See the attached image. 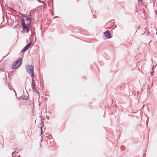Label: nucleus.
<instances>
[{
    "mask_svg": "<svg viewBox=\"0 0 157 157\" xmlns=\"http://www.w3.org/2000/svg\"><path fill=\"white\" fill-rule=\"evenodd\" d=\"M25 67L27 72L31 74V77L33 78H34V76L33 75L34 66L33 65H27L25 66Z\"/></svg>",
    "mask_w": 157,
    "mask_h": 157,
    "instance_id": "1",
    "label": "nucleus"
},
{
    "mask_svg": "<svg viewBox=\"0 0 157 157\" xmlns=\"http://www.w3.org/2000/svg\"><path fill=\"white\" fill-rule=\"evenodd\" d=\"M22 59L20 58L14 62L12 66V68L16 69L18 68L21 65Z\"/></svg>",
    "mask_w": 157,
    "mask_h": 157,
    "instance_id": "2",
    "label": "nucleus"
},
{
    "mask_svg": "<svg viewBox=\"0 0 157 157\" xmlns=\"http://www.w3.org/2000/svg\"><path fill=\"white\" fill-rule=\"evenodd\" d=\"M34 78H32V86L33 88H37L38 87V82H34Z\"/></svg>",
    "mask_w": 157,
    "mask_h": 157,
    "instance_id": "3",
    "label": "nucleus"
},
{
    "mask_svg": "<svg viewBox=\"0 0 157 157\" xmlns=\"http://www.w3.org/2000/svg\"><path fill=\"white\" fill-rule=\"evenodd\" d=\"M32 44V43L30 42L27 45H26L24 48H23V49L22 50L21 52L22 53L25 52L26 50H28L29 47L31 46Z\"/></svg>",
    "mask_w": 157,
    "mask_h": 157,
    "instance_id": "4",
    "label": "nucleus"
},
{
    "mask_svg": "<svg viewBox=\"0 0 157 157\" xmlns=\"http://www.w3.org/2000/svg\"><path fill=\"white\" fill-rule=\"evenodd\" d=\"M105 36L107 37L108 38H111V34L110 32L107 30L106 32L104 33Z\"/></svg>",
    "mask_w": 157,
    "mask_h": 157,
    "instance_id": "5",
    "label": "nucleus"
},
{
    "mask_svg": "<svg viewBox=\"0 0 157 157\" xmlns=\"http://www.w3.org/2000/svg\"><path fill=\"white\" fill-rule=\"evenodd\" d=\"M23 30L27 33L29 31V29L26 25L23 26Z\"/></svg>",
    "mask_w": 157,
    "mask_h": 157,
    "instance_id": "6",
    "label": "nucleus"
},
{
    "mask_svg": "<svg viewBox=\"0 0 157 157\" xmlns=\"http://www.w3.org/2000/svg\"><path fill=\"white\" fill-rule=\"evenodd\" d=\"M21 24L23 26V25L25 26V25H26L25 24V21L24 18H22L21 19Z\"/></svg>",
    "mask_w": 157,
    "mask_h": 157,
    "instance_id": "7",
    "label": "nucleus"
},
{
    "mask_svg": "<svg viewBox=\"0 0 157 157\" xmlns=\"http://www.w3.org/2000/svg\"><path fill=\"white\" fill-rule=\"evenodd\" d=\"M34 90V91L36 93H37L39 94V93L38 91V89H33Z\"/></svg>",
    "mask_w": 157,
    "mask_h": 157,
    "instance_id": "8",
    "label": "nucleus"
},
{
    "mask_svg": "<svg viewBox=\"0 0 157 157\" xmlns=\"http://www.w3.org/2000/svg\"><path fill=\"white\" fill-rule=\"evenodd\" d=\"M43 127H44V126H42L41 127V135H42V133H43V131L42 128H43Z\"/></svg>",
    "mask_w": 157,
    "mask_h": 157,
    "instance_id": "9",
    "label": "nucleus"
},
{
    "mask_svg": "<svg viewBox=\"0 0 157 157\" xmlns=\"http://www.w3.org/2000/svg\"><path fill=\"white\" fill-rule=\"evenodd\" d=\"M41 124H41L40 125V126H41V125H43L44 124V123H43V121H41Z\"/></svg>",
    "mask_w": 157,
    "mask_h": 157,
    "instance_id": "10",
    "label": "nucleus"
},
{
    "mask_svg": "<svg viewBox=\"0 0 157 157\" xmlns=\"http://www.w3.org/2000/svg\"><path fill=\"white\" fill-rule=\"evenodd\" d=\"M15 151H13L12 152V155H13V153H15Z\"/></svg>",
    "mask_w": 157,
    "mask_h": 157,
    "instance_id": "11",
    "label": "nucleus"
},
{
    "mask_svg": "<svg viewBox=\"0 0 157 157\" xmlns=\"http://www.w3.org/2000/svg\"><path fill=\"white\" fill-rule=\"evenodd\" d=\"M150 89H148V90H149ZM147 92H148L149 90H148V89H147Z\"/></svg>",
    "mask_w": 157,
    "mask_h": 157,
    "instance_id": "12",
    "label": "nucleus"
},
{
    "mask_svg": "<svg viewBox=\"0 0 157 157\" xmlns=\"http://www.w3.org/2000/svg\"><path fill=\"white\" fill-rule=\"evenodd\" d=\"M17 157H20V156L19 155Z\"/></svg>",
    "mask_w": 157,
    "mask_h": 157,
    "instance_id": "13",
    "label": "nucleus"
},
{
    "mask_svg": "<svg viewBox=\"0 0 157 157\" xmlns=\"http://www.w3.org/2000/svg\"><path fill=\"white\" fill-rule=\"evenodd\" d=\"M105 114L104 115L103 117H105Z\"/></svg>",
    "mask_w": 157,
    "mask_h": 157,
    "instance_id": "14",
    "label": "nucleus"
},
{
    "mask_svg": "<svg viewBox=\"0 0 157 157\" xmlns=\"http://www.w3.org/2000/svg\"><path fill=\"white\" fill-rule=\"evenodd\" d=\"M13 90L15 92V90H14V89H13Z\"/></svg>",
    "mask_w": 157,
    "mask_h": 157,
    "instance_id": "15",
    "label": "nucleus"
},
{
    "mask_svg": "<svg viewBox=\"0 0 157 157\" xmlns=\"http://www.w3.org/2000/svg\"><path fill=\"white\" fill-rule=\"evenodd\" d=\"M139 0L140 1H142V0Z\"/></svg>",
    "mask_w": 157,
    "mask_h": 157,
    "instance_id": "16",
    "label": "nucleus"
},
{
    "mask_svg": "<svg viewBox=\"0 0 157 157\" xmlns=\"http://www.w3.org/2000/svg\"><path fill=\"white\" fill-rule=\"evenodd\" d=\"M137 92H138H138H138V91H137Z\"/></svg>",
    "mask_w": 157,
    "mask_h": 157,
    "instance_id": "17",
    "label": "nucleus"
},
{
    "mask_svg": "<svg viewBox=\"0 0 157 157\" xmlns=\"http://www.w3.org/2000/svg\"><path fill=\"white\" fill-rule=\"evenodd\" d=\"M12 157H13V156Z\"/></svg>",
    "mask_w": 157,
    "mask_h": 157,
    "instance_id": "18",
    "label": "nucleus"
}]
</instances>
